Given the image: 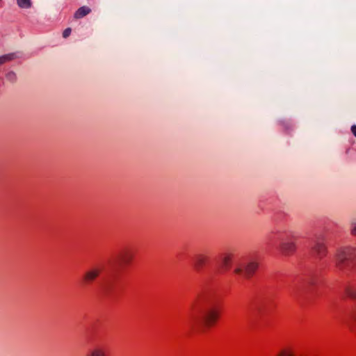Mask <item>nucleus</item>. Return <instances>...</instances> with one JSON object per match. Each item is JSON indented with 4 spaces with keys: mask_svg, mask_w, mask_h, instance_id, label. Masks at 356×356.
I'll return each instance as SVG.
<instances>
[{
    "mask_svg": "<svg viewBox=\"0 0 356 356\" xmlns=\"http://www.w3.org/2000/svg\"><path fill=\"white\" fill-rule=\"evenodd\" d=\"M213 294L210 291L200 293L193 303V308L197 309L200 315H193L191 317V326L195 325H211L219 318V312L212 305Z\"/></svg>",
    "mask_w": 356,
    "mask_h": 356,
    "instance_id": "f257e3e1",
    "label": "nucleus"
},
{
    "mask_svg": "<svg viewBox=\"0 0 356 356\" xmlns=\"http://www.w3.org/2000/svg\"><path fill=\"white\" fill-rule=\"evenodd\" d=\"M355 248L350 246L341 247L337 250L335 266L341 273L348 275L355 270Z\"/></svg>",
    "mask_w": 356,
    "mask_h": 356,
    "instance_id": "f03ea898",
    "label": "nucleus"
},
{
    "mask_svg": "<svg viewBox=\"0 0 356 356\" xmlns=\"http://www.w3.org/2000/svg\"><path fill=\"white\" fill-rule=\"evenodd\" d=\"M272 234L279 242L280 248L283 254L289 255L296 250V244L293 241L295 238L293 232L284 227H277Z\"/></svg>",
    "mask_w": 356,
    "mask_h": 356,
    "instance_id": "7ed1b4c3",
    "label": "nucleus"
},
{
    "mask_svg": "<svg viewBox=\"0 0 356 356\" xmlns=\"http://www.w3.org/2000/svg\"><path fill=\"white\" fill-rule=\"evenodd\" d=\"M258 263L251 260L246 264H239L234 269L236 274H243L246 278L250 277L258 268Z\"/></svg>",
    "mask_w": 356,
    "mask_h": 356,
    "instance_id": "20e7f679",
    "label": "nucleus"
},
{
    "mask_svg": "<svg viewBox=\"0 0 356 356\" xmlns=\"http://www.w3.org/2000/svg\"><path fill=\"white\" fill-rule=\"evenodd\" d=\"M325 238L323 235L316 236L312 249L316 257L322 259L327 254V247L324 243Z\"/></svg>",
    "mask_w": 356,
    "mask_h": 356,
    "instance_id": "39448f33",
    "label": "nucleus"
},
{
    "mask_svg": "<svg viewBox=\"0 0 356 356\" xmlns=\"http://www.w3.org/2000/svg\"><path fill=\"white\" fill-rule=\"evenodd\" d=\"M102 268L99 266H94L86 271L83 276V281L85 284H89L96 280L99 276Z\"/></svg>",
    "mask_w": 356,
    "mask_h": 356,
    "instance_id": "423d86ee",
    "label": "nucleus"
},
{
    "mask_svg": "<svg viewBox=\"0 0 356 356\" xmlns=\"http://www.w3.org/2000/svg\"><path fill=\"white\" fill-rule=\"evenodd\" d=\"M133 254L127 250L120 252L115 257V262L118 267H122L131 263Z\"/></svg>",
    "mask_w": 356,
    "mask_h": 356,
    "instance_id": "0eeeda50",
    "label": "nucleus"
},
{
    "mask_svg": "<svg viewBox=\"0 0 356 356\" xmlns=\"http://www.w3.org/2000/svg\"><path fill=\"white\" fill-rule=\"evenodd\" d=\"M209 255L204 253L197 254L193 259L194 268L197 271L200 272L209 264Z\"/></svg>",
    "mask_w": 356,
    "mask_h": 356,
    "instance_id": "6e6552de",
    "label": "nucleus"
},
{
    "mask_svg": "<svg viewBox=\"0 0 356 356\" xmlns=\"http://www.w3.org/2000/svg\"><path fill=\"white\" fill-rule=\"evenodd\" d=\"M312 284V280L309 279L304 283H295L291 287V293L292 296H298L307 289L308 285Z\"/></svg>",
    "mask_w": 356,
    "mask_h": 356,
    "instance_id": "1a4fd4ad",
    "label": "nucleus"
},
{
    "mask_svg": "<svg viewBox=\"0 0 356 356\" xmlns=\"http://www.w3.org/2000/svg\"><path fill=\"white\" fill-rule=\"evenodd\" d=\"M85 356H107V355L104 346L95 345L88 350Z\"/></svg>",
    "mask_w": 356,
    "mask_h": 356,
    "instance_id": "9d476101",
    "label": "nucleus"
},
{
    "mask_svg": "<svg viewBox=\"0 0 356 356\" xmlns=\"http://www.w3.org/2000/svg\"><path fill=\"white\" fill-rule=\"evenodd\" d=\"M91 12V9L88 6H81L74 13V17L76 19L82 18L88 15Z\"/></svg>",
    "mask_w": 356,
    "mask_h": 356,
    "instance_id": "9b49d317",
    "label": "nucleus"
},
{
    "mask_svg": "<svg viewBox=\"0 0 356 356\" xmlns=\"http://www.w3.org/2000/svg\"><path fill=\"white\" fill-rule=\"evenodd\" d=\"M220 260L223 268H229L232 262V254L228 253L223 254L221 256Z\"/></svg>",
    "mask_w": 356,
    "mask_h": 356,
    "instance_id": "f8f14e48",
    "label": "nucleus"
},
{
    "mask_svg": "<svg viewBox=\"0 0 356 356\" xmlns=\"http://www.w3.org/2000/svg\"><path fill=\"white\" fill-rule=\"evenodd\" d=\"M346 323L352 330H355L356 327V310L350 314V318L347 320Z\"/></svg>",
    "mask_w": 356,
    "mask_h": 356,
    "instance_id": "ddd939ff",
    "label": "nucleus"
},
{
    "mask_svg": "<svg viewBox=\"0 0 356 356\" xmlns=\"http://www.w3.org/2000/svg\"><path fill=\"white\" fill-rule=\"evenodd\" d=\"M16 58L15 54H8L0 56V65H2L6 62L10 61Z\"/></svg>",
    "mask_w": 356,
    "mask_h": 356,
    "instance_id": "4468645a",
    "label": "nucleus"
},
{
    "mask_svg": "<svg viewBox=\"0 0 356 356\" xmlns=\"http://www.w3.org/2000/svg\"><path fill=\"white\" fill-rule=\"evenodd\" d=\"M17 3L21 8H29L31 7V0H17Z\"/></svg>",
    "mask_w": 356,
    "mask_h": 356,
    "instance_id": "2eb2a0df",
    "label": "nucleus"
},
{
    "mask_svg": "<svg viewBox=\"0 0 356 356\" xmlns=\"http://www.w3.org/2000/svg\"><path fill=\"white\" fill-rule=\"evenodd\" d=\"M6 79L10 83H15L17 81V74L13 71H10L6 74Z\"/></svg>",
    "mask_w": 356,
    "mask_h": 356,
    "instance_id": "dca6fc26",
    "label": "nucleus"
},
{
    "mask_svg": "<svg viewBox=\"0 0 356 356\" xmlns=\"http://www.w3.org/2000/svg\"><path fill=\"white\" fill-rule=\"evenodd\" d=\"M346 295L351 298H356V289L353 287H348L346 290Z\"/></svg>",
    "mask_w": 356,
    "mask_h": 356,
    "instance_id": "f3484780",
    "label": "nucleus"
},
{
    "mask_svg": "<svg viewBox=\"0 0 356 356\" xmlns=\"http://www.w3.org/2000/svg\"><path fill=\"white\" fill-rule=\"evenodd\" d=\"M350 233L353 236H356V218L352 219L350 222Z\"/></svg>",
    "mask_w": 356,
    "mask_h": 356,
    "instance_id": "a211bd4d",
    "label": "nucleus"
},
{
    "mask_svg": "<svg viewBox=\"0 0 356 356\" xmlns=\"http://www.w3.org/2000/svg\"><path fill=\"white\" fill-rule=\"evenodd\" d=\"M71 32H72V30L70 28H67L66 29H65L63 33V38H67L70 35Z\"/></svg>",
    "mask_w": 356,
    "mask_h": 356,
    "instance_id": "6ab92c4d",
    "label": "nucleus"
},
{
    "mask_svg": "<svg viewBox=\"0 0 356 356\" xmlns=\"http://www.w3.org/2000/svg\"><path fill=\"white\" fill-rule=\"evenodd\" d=\"M279 356H292V355L286 351H282L280 353Z\"/></svg>",
    "mask_w": 356,
    "mask_h": 356,
    "instance_id": "aec40b11",
    "label": "nucleus"
},
{
    "mask_svg": "<svg viewBox=\"0 0 356 356\" xmlns=\"http://www.w3.org/2000/svg\"><path fill=\"white\" fill-rule=\"evenodd\" d=\"M351 131L353 134L356 137V125H353L351 127Z\"/></svg>",
    "mask_w": 356,
    "mask_h": 356,
    "instance_id": "412c9836",
    "label": "nucleus"
}]
</instances>
